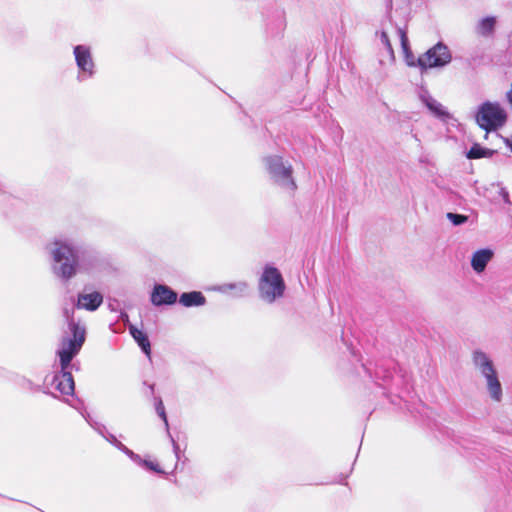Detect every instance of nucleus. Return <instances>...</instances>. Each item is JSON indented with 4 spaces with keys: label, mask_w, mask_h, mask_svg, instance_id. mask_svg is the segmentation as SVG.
I'll return each mask as SVG.
<instances>
[{
    "label": "nucleus",
    "mask_w": 512,
    "mask_h": 512,
    "mask_svg": "<svg viewBox=\"0 0 512 512\" xmlns=\"http://www.w3.org/2000/svg\"><path fill=\"white\" fill-rule=\"evenodd\" d=\"M103 302L101 293L94 291L87 294H79L77 308L88 311H95Z\"/></svg>",
    "instance_id": "obj_10"
},
{
    "label": "nucleus",
    "mask_w": 512,
    "mask_h": 512,
    "mask_svg": "<svg viewBox=\"0 0 512 512\" xmlns=\"http://www.w3.org/2000/svg\"><path fill=\"white\" fill-rule=\"evenodd\" d=\"M507 119L505 110L499 104L484 103L477 114L478 125L486 132L502 127Z\"/></svg>",
    "instance_id": "obj_5"
},
{
    "label": "nucleus",
    "mask_w": 512,
    "mask_h": 512,
    "mask_svg": "<svg viewBox=\"0 0 512 512\" xmlns=\"http://www.w3.org/2000/svg\"><path fill=\"white\" fill-rule=\"evenodd\" d=\"M401 36V46L403 50H407L409 48L408 38L404 31L400 30Z\"/></svg>",
    "instance_id": "obj_19"
},
{
    "label": "nucleus",
    "mask_w": 512,
    "mask_h": 512,
    "mask_svg": "<svg viewBox=\"0 0 512 512\" xmlns=\"http://www.w3.org/2000/svg\"><path fill=\"white\" fill-rule=\"evenodd\" d=\"M403 52L405 54V60H406V63H407L408 66H410V67H414L416 65L418 66L417 59L413 55V53L410 50V48H408L407 50H403Z\"/></svg>",
    "instance_id": "obj_17"
},
{
    "label": "nucleus",
    "mask_w": 512,
    "mask_h": 512,
    "mask_svg": "<svg viewBox=\"0 0 512 512\" xmlns=\"http://www.w3.org/2000/svg\"><path fill=\"white\" fill-rule=\"evenodd\" d=\"M177 301V293L166 285L157 284L151 294V302L155 306L172 305Z\"/></svg>",
    "instance_id": "obj_9"
},
{
    "label": "nucleus",
    "mask_w": 512,
    "mask_h": 512,
    "mask_svg": "<svg viewBox=\"0 0 512 512\" xmlns=\"http://www.w3.org/2000/svg\"><path fill=\"white\" fill-rule=\"evenodd\" d=\"M428 107L432 111H434L437 115H443L444 114V112L440 109V106L439 107L438 106H434L433 104L429 103Z\"/></svg>",
    "instance_id": "obj_21"
},
{
    "label": "nucleus",
    "mask_w": 512,
    "mask_h": 512,
    "mask_svg": "<svg viewBox=\"0 0 512 512\" xmlns=\"http://www.w3.org/2000/svg\"><path fill=\"white\" fill-rule=\"evenodd\" d=\"M493 252L489 249H482L476 251L471 259L472 268L480 273L485 270L487 263L492 259Z\"/></svg>",
    "instance_id": "obj_12"
},
{
    "label": "nucleus",
    "mask_w": 512,
    "mask_h": 512,
    "mask_svg": "<svg viewBox=\"0 0 512 512\" xmlns=\"http://www.w3.org/2000/svg\"><path fill=\"white\" fill-rule=\"evenodd\" d=\"M69 330L71 331L73 337L64 338L62 340V348L58 352L61 368L64 369L69 367L72 359L81 350L86 339L85 328L73 320L69 322Z\"/></svg>",
    "instance_id": "obj_2"
},
{
    "label": "nucleus",
    "mask_w": 512,
    "mask_h": 512,
    "mask_svg": "<svg viewBox=\"0 0 512 512\" xmlns=\"http://www.w3.org/2000/svg\"><path fill=\"white\" fill-rule=\"evenodd\" d=\"M52 385L62 395L74 394V378L67 369L61 368V371L54 375Z\"/></svg>",
    "instance_id": "obj_8"
},
{
    "label": "nucleus",
    "mask_w": 512,
    "mask_h": 512,
    "mask_svg": "<svg viewBox=\"0 0 512 512\" xmlns=\"http://www.w3.org/2000/svg\"><path fill=\"white\" fill-rule=\"evenodd\" d=\"M285 282L280 271L272 266H266L259 280V293L262 299L269 303L284 295Z\"/></svg>",
    "instance_id": "obj_1"
},
{
    "label": "nucleus",
    "mask_w": 512,
    "mask_h": 512,
    "mask_svg": "<svg viewBox=\"0 0 512 512\" xmlns=\"http://www.w3.org/2000/svg\"><path fill=\"white\" fill-rule=\"evenodd\" d=\"M145 465L147 467H149L151 470L153 471H156V472H162L160 466L158 463H154L152 461H145Z\"/></svg>",
    "instance_id": "obj_20"
},
{
    "label": "nucleus",
    "mask_w": 512,
    "mask_h": 512,
    "mask_svg": "<svg viewBox=\"0 0 512 512\" xmlns=\"http://www.w3.org/2000/svg\"><path fill=\"white\" fill-rule=\"evenodd\" d=\"M55 248L52 250L53 260L61 263L58 274L64 279H70L76 275L78 267V257L71 246L66 243L56 241Z\"/></svg>",
    "instance_id": "obj_3"
},
{
    "label": "nucleus",
    "mask_w": 512,
    "mask_h": 512,
    "mask_svg": "<svg viewBox=\"0 0 512 512\" xmlns=\"http://www.w3.org/2000/svg\"><path fill=\"white\" fill-rule=\"evenodd\" d=\"M179 302L185 307L201 306L206 302V298L199 291H192L181 294Z\"/></svg>",
    "instance_id": "obj_14"
},
{
    "label": "nucleus",
    "mask_w": 512,
    "mask_h": 512,
    "mask_svg": "<svg viewBox=\"0 0 512 512\" xmlns=\"http://www.w3.org/2000/svg\"><path fill=\"white\" fill-rule=\"evenodd\" d=\"M452 55L448 47L438 42L432 48L417 58V64L422 71L427 69L443 67L451 62Z\"/></svg>",
    "instance_id": "obj_6"
},
{
    "label": "nucleus",
    "mask_w": 512,
    "mask_h": 512,
    "mask_svg": "<svg viewBox=\"0 0 512 512\" xmlns=\"http://www.w3.org/2000/svg\"><path fill=\"white\" fill-rule=\"evenodd\" d=\"M266 161L268 171L276 181H281L291 190L296 189V183L292 178L291 165L285 166L281 156H270Z\"/></svg>",
    "instance_id": "obj_7"
},
{
    "label": "nucleus",
    "mask_w": 512,
    "mask_h": 512,
    "mask_svg": "<svg viewBox=\"0 0 512 512\" xmlns=\"http://www.w3.org/2000/svg\"><path fill=\"white\" fill-rule=\"evenodd\" d=\"M473 362L486 378L491 398L499 402L502 398V387L492 361L485 353L476 351L473 355Z\"/></svg>",
    "instance_id": "obj_4"
},
{
    "label": "nucleus",
    "mask_w": 512,
    "mask_h": 512,
    "mask_svg": "<svg viewBox=\"0 0 512 512\" xmlns=\"http://www.w3.org/2000/svg\"><path fill=\"white\" fill-rule=\"evenodd\" d=\"M496 26L495 17H486L480 20L476 27V32L484 37L492 36Z\"/></svg>",
    "instance_id": "obj_15"
},
{
    "label": "nucleus",
    "mask_w": 512,
    "mask_h": 512,
    "mask_svg": "<svg viewBox=\"0 0 512 512\" xmlns=\"http://www.w3.org/2000/svg\"><path fill=\"white\" fill-rule=\"evenodd\" d=\"M381 39L388 48H391L390 40L386 32H382Z\"/></svg>",
    "instance_id": "obj_22"
},
{
    "label": "nucleus",
    "mask_w": 512,
    "mask_h": 512,
    "mask_svg": "<svg viewBox=\"0 0 512 512\" xmlns=\"http://www.w3.org/2000/svg\"><path fill=\"white\" fill-rule=\"evenodd\" d=\"M130 334L132 335L133 339L137 342V344L141 347L142 351L147 355L148 358L151 357V344L148 339L147 334L142 331L141 329H138L135 326H130Z\"/></svg>",
    "instance_id": "obj_13"
},
{
    "label": "nucleus",
    "mask_w": 512,
    "mask_h": 512,
    "mask_svg": "<svg viewBox=\"0 0 512 512\" xmlns=\"http://www.w3.org/2000/svg\"><path fill=\"white\" fill-rule=\"evenodd\" d=\"M507 97H508L509 102L512 104V85H511L510 90L507 92Z\"/></svg>",
    "instance_id": "obj_23"
},
{
    "label": "nucleus",
    "mask_w": 512,
    "mask_h": 512,
    "mask_svg": "<svg viewBox=\"0 0 512 512\" xmlns=\"http://www.w3.org/2000/svg\"><path fill=\"white\" fill-rule=\"evenodd\" d=\"M492 155V151L489 149L482 148L479 144H474L469 152L467 153V157L469 159H479L482 157H488Z\"/></svg>",
    "instance_id": "obj_16"
},
{
    "label": "nucleus",
    "mask_w": 512,
    "mask_h": 512,
    "mask_svg": "<svg viewBox=\"0 0 512 512\" xmlns=\"http://www.w3.org/2000/svg\"><path fill=\"white\" fill-rule=\"evenodd\" d=\"M447 217L452 221L454 225L463 224L467 220L466 216L454 213H448Z\"/></svg>",
    "instance_id": "obj_18"
},
{
    "label": "nucleus",
    "mask_w": 512,
    "mask_h": 512,
    "mask_svg": "<svg viewBox=\"0 0 512 512\" xmlns=\"http://www.w3.org/2000/svg\"><path fill=\"white\" fill-rule=\"evenodd\" d=\"M74 54L78 67L82 71L92 74V69L94 65L89 49L79 45L75 47Z\"/></svg>",
    "instance_id": "obj_11"
}]
</instances>
